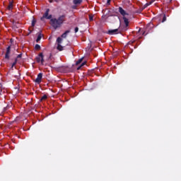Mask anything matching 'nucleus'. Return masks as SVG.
<instances>
[{"mask_svg":"<svg viewBox=\"0 0 181 181\" xmlns=\"http://www.w3.org/2000/svg\"><path fill=\"white\" fill-rule=\"evenodd\" d=\"M123 21L124 22L125 26L126 28H128V26H129V21L128 20V18H127V17H123Z\"/></svg>","mask_w":181,"mask_h":181,"instance_id":"6e6552de","label":"nucleus"},{"mask_svg":"<svg viewBox=\"0 0 181 181\" xmlns=\"http://www.w3.org/2000/svg\"><path fill=\"white\" fill-rule=\"evenodd\" d=\"M22 53L19 54L16 59H17V62L18 59H22Z\"/></svg>","mask_w":181,"mask_h":181,"instance_id":"5701e85b","label":"nucleus"},{"mask_svg":"<svg viewBox=\"0 0 181 181\" xmlns=\"http://www.w3.org/2000/svg\"><path fill=\"white\" fill-rule=\"evenodd\" d=\"M62 1H63V0H54V2L59 3V2H62Z\"/></svg>","mask_w":181,"mask_h":181,"instance_id":"a878e982","label":"nucleus"},{"mask_svg":"<svg viewBox=\"0 0 181 181\" xmlns=\"http://www.w3.org/2000/svg\"><path fill=\"white\" fill-rule=\"evenodd\" d=\"M83 2V0H74L73 4L75 5H80Z\"/></svg>","mask_w":181,"mask_h":181,"instance_id":"9b49d317","label":"nucleus"},{"mask_svg":"<svg viewBox=\"0 0 181 181\" xmlns=\"http://www.w3.org/2000/svg\"><path fill=\"white\" fill-rule=\"evenodd\" d=\"M62 42H63V39L60 37L57 39V45H62Z\"/></svg>","mask_w":181,"mask_h":181,"instance_id":"f8f14e48","label":"nucleus"},{"mask_svg":"<svg viewBox=\"0 0 181 181\" xmlns=\"http://www.w3.org/2000/svg\"><path fill=\"white\" fill-rule=\"evenodd\" d=\"M42 77H43V74L42 73L38 74L37 78L35 80V83H37V84H40L42 83Z\"/></svg>","mask_w":181,"mask_h":181,"instance_id":"f03ea898","label":"nucleus"},{"mask_svg":"<svg viewBox=\"0 0 181 181\" xmlns=\"http://www.w3.org/2000/svg\"><path fill=\"white\" fill-rule=\"evenodd\" d=\"M142 35H145V31L143 32Z\"/></svg>","mask_w":181,"mask_h":181,"instance_id":"c756f323","label":"nucleus"},{"mask_svg":"<svg viewBox=\"0 0 181 181\" xmlns=\"http://www.w3.org/2000/svg\"><path fill=\"white\" fill-rule=\"evenodd\" d=\"M50 9L47 8L45 13L41 18V21L44 19H50V24L54 29H59L62 26V24L64 23V18L66 15H62L58 18H52V15H49Z\"/></svg>","mask_w":181,"mask_h":181,"instance_id":"f257e3e1","label":"nucleus"},{"mask_svg":"<svg viewBox=\"0 0 181 181\" xmlns=\"http://www.w3.org/2000/svg\"><path fill=\"white\" fill-rule=\"evenodd\" d=\"M110 2H111V0H107V5H110Z\"/></svg>","mask_w":181,"mask_h":181,"instance_id":"cd10ccee","label":"nucleus"},{"mask_svg":"<svg viewBox=\"0 0 181 181\" xmlns=\"http://www.w3.org/2000/svg\"><path fill=\"white\" fill-rule=\"evenodd\" d=\"M156 0H151V1H150V3L153 4V2H155Z\"/></svg>","mask_w":181,"mask_h":181,"instance_id":"c85d7f7f","label":"nucleus"},{"mask_svg":"<svg viewBox=\"0 0 181 181\" xmlns=\"http://www.w3.org/2000/svg\"><path fill=\"white\" fill-rule=\"evenodd\" d=\"M163 22H166V15H163V20H162V23H163Z\"/></svg>","mask_w":181,"mask_h":181,"instance_id":"4be33fe9","label":"nucleus"},{"mask_svg":"<svg viewBox=\"0 0 181 181\" xmlns=\"http://www.w3.org/2000/svg\"><path fill=\"white\" fill-rule=\"evenodd\" d=\"M49 4H53L54 2V0H49Z\"/></svg>","mask_w":181,"mask_h":181,"instance_id":"bb28decb","label":"nucleus"},{"mask_svg":"<svg viewBox=\"0 0 181 181\" xmlns=\"http://www.w3.org/2000/svg\"><path fill=\"white\" fill-rule=\"evenodd\" d=\"M140 32H141V28H139V30L138 33H140Z\"/></svg>","mask_w":181,"mask_h":181,"instance_id":"7c9ffc66","label":"nucleus"},{"mask_svg":"<svg viewBox=\"0 0 181 181\" xmlns=\"http://www.w3.org/2000/svg\"><path fill=\"white\" fill-rule=\"evenodd\" d=\"M149 5H152L151 3H146L144 6V9H145V8H148V6H149Z\"/></svg>","mask_w":181,"mask_h":181,"instance_id":"412c9836","label":"nucleus"},{"mask_svg":"<svg viewBox=\"0 0 181 181\" xmlns=\"http://www.w3.org/2000/svg\"><path fill=\"white\" fill-rule=\"evenodd\" d=\"M70 33V30H66L62 35L61 37H63L64 39H66L67 37V34Z\"/></svg>","mask_w":181,"mask_h":181,"instance_id":"1a4fd4ad","label":"nucleus"},{"mask_svg":"<svg viewBox=\"0 0 181 181\" xmlns=\"http://www.w3.org/2000/svg\"><path fill=\"white\" fill-rule=\"evenodd\" d=\"M8 11H12L13 9V1H10L8 6L6 7Z\"/></svg>","mask_w":181,"mask_h":181,"instance_id":"0eeeda50","label":"nucleus"},{"mask_svg":"<svg viewBox=\"0 0 181 181\" xmlns=\"http://www.w3.org/2000/svg\"><path fill=\"white\" fill-rule=\"evenodd\" d=\"M118 12L120 13V15H122V16L124 17L125 15H128L127 12L125 11V10H124V8H122V7H119L118 8Z\"/></svg>","mask_w":181,"mask_h":181,"instance_id":"20e7f679","label":"nucleus"},{"mask_svg":"<svg viewBox=\"0 0 181 181\" xmlns=\"http://www.w3.org/2000/svg\"><path fill=\"white\" fill-rule=\"evenodd\" d=\"M81 62H83V58L79 59L76 62V65L78 66V64H80V63H81Z\"/></svg>","mask_w":181,"mask_h":181,"instance_id":"f3484780","label":"nucleus"},{"mask_svg":"<svg viewBox=\"0 0 181 181\" xmlns=\"http://www.w3.org/2000/svg\"><path fill=\"white\" fill-rule=\"evenodd\" d=\"M86 64V62H83L81 64V66H79L77 69H76V70H80L81 69V67H83V66H84Z\"/></svg>","mask_w":181,"mask_h":181,"instance_id":"aec40b11","label":"nucleus"},{"mask_svg":"<svg viewBox=\"0 0 181 181\" xmlns=\"http://www.w3.org/2000/svg\"><path fill=\"white\" fill-rule=\"evenodd\" d=\"M36 22H37V21L35 20V17H33V21H32V23H31V26L33 28H34L35 25H36Z\"/></svg>","mask_w":181,"mask_h":181,"instance_id":"ddd939ff","label":"nucleus"},{"mask_svg":"<svg viewBox=\"0 0 181 181\" xmlns=\"http://www.w3.org/2000/svg\"><path fill=\"white\" fill-rule=\"evenodd\" d=\"M74 30H75V33H77V32H78V28L76 27Z\"/></svg>","mask_w":181,"mask_h":181,"instance_id":"393cba45","label":"nucleus"},{"mask_svg":"<svg viewBox=\"0 0 181 181\" xmlns=\"http://www.w3.org/2000/svg\"><path fill=\"white\" fill-rule=\"evenodd\" d=\"M71 8L72 9H77V6H76V4H75V5L71 6Z\"/></svg>","mask_w":181,"mask_h":181,"instance_id":"b1692460","label":"nucleus"},{"mask_svg":"<svg viewBox=\"0 0 181 181\" xmlns=\"http://www.w3.org/2000/svg\"><path fill=\"white\" fill-rule=\"evenodd\" d=\"M35 50H40V45H39L38 44H36L35 46Z\"/></svg>","mask_w":181,"mask_h":181,"instance_id":"a211bd4d","label":"nucleus"},{"mask_svg":"<svg viewBox=\"0 0 181 181\" xmlns=\"http://www.w3.org/2000/svg\"><path fill=\"white\" fill-rule=\"evenodd\" d=\"M9 54H11V46H8L6 48V54H5V59H7L8 60H9Z\"/></svg>","mask_w":181,"mask_h":181,"instance_id":"39448f33","label":"nucleus"},{"mask_svg":"<svg viewBox=\"0 0 181 181\" xmlns=\"http://www.w3.org/2000/svg\"><path fill=\"white\" fill-rule=\"evenodd\" d=\"M16 63H18V59H15L14 62L12 64L11 67L13 68V66H16Z\"/></svg>","mask_w":181,"mask_h":181,"instance_id":"6ab92c4d","label":"nucleus"},{"mask_svg":"<svg viewBox=\"0 0 181 181\" xmlns=\"http://www.w3.org/2000/svg\"><path fill=\"white\" fill-rule=\"evenodd\" d=\"M89 21L90 22H93V21H94V16L93 14L89 15Z\"/></svg>","mask_w":181,"mask_h":181,"instance_id":"dca6fc26","label":"nucleus"},{"mask_svg":"<svg viewBox=\"0 0 181 181\" xmlns=\"http://www.w3.org/2000/svg\"><path fill=\"white\" fill-rule=\"evenodd\" d=\"M107 33L108 35H117L118 33V28L115 30H109Z\"/></svg>","mask_w":181,"mask_h":181,"instance_id":"423d86ee","label":"nucleus"},{"mask_svg":"<svg viewBox=\"0 0 181 181\" xmlns=\"http://www.w3.org/2000/svg\"><path fill=\"white\" fill-rule=\"evenodd\" d=\"M45 100H47V95H42V98H40V101H45Z\"/></svg>","mask_w":181,"mask_h":181,"instance_id":"2eb2a0df","label":"nucleus"},{"mask_svg":"<svg viewBox=\"0 0 181 181\" xmlns=\"http://www.w3.org/2000/svg\"><path fill=\"white\" fill-rule=\"evenodd\" d=\"M173 0H170V2H172Z\"/></svg>","mask_w":181,"mask_h":181,"instance_id":"2f4dec72","label":"nucleus"},{"mask_svg":"<svg viewBox=\"0 0 181 181\" xmlns=\"http://www.w3.org/2000/svg\"><path fill=\"white\" fill-rule=\"evenodd\" d=\"M57 49L59 52H63V50H64V47L63 46H62V44L58 45L57 47Z\"/></svg>","mask_w":181,"mask_h":181,"instance_id":"9d476101","label":"nucleus"},{"mask_svg":"<svg viewBox=\"0 0 181 181\" xmlns=\"http://www.w3.org/2000/svg\"><path fill=\"white\" fill-rule=\"evenodd\" d=\"M36 62L37 63H43L45 62V59H43V53L41 52L39 54V55L36 57Z\"/></svg>","mask_w":181,"mask_h":181,"instance_id":"7ed1b4c3","label":"nucleus"},{"mask_svg":"<svg viewBox=\"0 0 181 181\" xmlns=\"http://www.w3.org/2000/svg\"><path fill=\"white\" fill-rule=\"evenodd\" d=\"M41 39H42V34H39L36 40L37 43H39Z\"/></svg>","mask_w":181,"mask_h":181,"instance_id":"4468645a","label":"nucleus"}]
</instances>
